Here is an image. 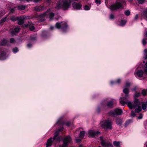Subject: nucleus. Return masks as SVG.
Wrapping results in <instances>:
<instances>
[{
  "label": "nucleus",
  "instance_id": "obj_56",
  "mask_svg": "<svg viewBox=\"0 0 147 147\" xmlns=\"http://www.w3.org/2000/svg\"><path fill=\"white\" fill-rule=\"evenodd\" d=\"M100 147V146H99V147Z\"/></svg>",
  "mask_w": 147,
  "mask_h": 147
},
{
  "label": "nucleus",
  "instance_id": "obj_38",
  "mask_svg": "<svg viewBox=\"0 0 147 147\" xmlns=\"http://www.w3.org/2000/svg\"><path fill=\"white\" fill-rule=\"evenodd\" d=\"M18 19V17H12L11 18V20H12L13 21H15V20H17Z\"/></svg>",
  "mask_w": 147,
  "mask_h": 147
},
{
  "label": "nucleus",
  "instance_id": "obj_52",
  "mask_svg": "<svg viewBox=\"0 0 147 147\" xmlns=\"http://www.w3.org/2000/svg\"><path fill=\"white\" fill-rule=\"evenodd\" d=\"M4 14V13H1L0 12V16H2Z\"/></svg>",
  "mask_w": 147,
  "mask_h": 147
},
{
  "label": "nucleus",
  "instance_id": "obj_42",
  "mask_svg": "<svg viewBox=\"0 0 147 147\" xmlns=\"http://www.w3.org/2000/svg\"><path fill=\"white\" fill-rule=\"evenodd\" d=\"M138 14H136L135 17H134V20H137L138 19Z\"/></svg>",
  "mask_w": 147,
  "mask_h": 147
},
{
  "label": "nucleus",
  "instance_id": "obj_33",
  "mask_svg": "<svg viewBox=\"0 0 147 147\" xmlns=\"http://www.w3.org/2000/svg\"><path fill=\"white\" fill-rule=\"evenodd\" d=\"M132 0H128L129 2H131ZM138 3L139 4L143 3L145 1V0H137Z\"/></svg>",
  "mask_w": 147,
  "mask_h": 147
},
{
  "label": "nucleus",
  "instance_id": "obj_23",
  "mask_svg": "<svg viewBox=\"0 0 147 147\" xmlns=\"http://www.w3.org/2000/svg\"><path fill=\"white\" fill-rule=\"evenodd\" d=\"M113 144L115 147H120V142H119L114 141L113 142Z\"/></svg>",
  "mask_w": 147,
  "mask_h": 147
},
{
  "label": "nucleus",
  "instance_id": "obj_32",
  "mask_svg": "<svg viewBox=\"0 0 147 147\" xmlns=\"http://www.w3.org/2000/svg\"><path fill=\"white\" fill-rule=\"evenodd\" d=\"M18 49L17 47H15L13 49V52L14 53H16L18 52Z\"/></svg>",
  "mask_w": 147,
  "mask_h": 147
},
{
  "label": "nucleus",
  "instance_id": "obj_46",
  "mask_svg": "<svg viewBox=\"0 0 147 147\" xmlns=\"http://www.w3.org/2000/svg\"><path fill=\"white\" fill-rule=\"evenodd\" d=\"M42 0H33V1L35 3H37L41 1Z\"/></svg>",
  "mask_w": 147,
  "mask_h": 147
},
{
  "label": "nucleus",
  "instance_id": "obj_10",
  "mask_svg": "<svg viewBox=\"0 0 147 147\" xmlns=\"http://www.w3.org/2000/svg\"><path fill=\"white\" fill-rule=\"evenodd\" d=\"M144 38L142 40V43L143 45H145L146 44L147 42L146 38L147 39V29L145 30V32L144 35ZM144 56L145 59H147V49L144 50Z\"/></svg>",
  "mask_w": 147,
  "mask_h": 147
},
{
  "label": "nucleus",
  "instance_id": "obj_43",
  "mask_svg": "<svg viewBox=\"0 0 147 147\" xmlns=\"http://www.w3.org/2000/svg\"><path fill=\"white\" fill-rule=\"evenodd\" d=\"M100 110L101 108L100 107H98L96 109V111L98 113H99L100 112Z\"/></svg>",
  "mask_w": 147,
  "mask_h": 147
},
{
  "label": "nucleus",
  "instance_id": "obj_55",
  "mask_svg": "<svg viewBox=\"0 0 147 147\" xmlns=\"http://www.w3.org/2000/svg\"><path fill=\"white\" fill-rule=\"evenodd\" d=\"M79 147H84L82 145H80V146Z\"/></svg>",
  "mask_w": 147,
  "mask_h": 147
},
{
  "label": "nucleus",
  "instance_id": "obj_27",
  "mask_svg": "<svg viewBox=\"0 0 147 147\" xmlns=\"http://www.w3.org/2000/svg\"><path fill=\"white\" fill-rule=\"evenodd\" d=\"M91 7V5H85L84 7V9L86 11H88L90 9Z\"/></svg>",
  "mask_w": 147,
  "mask_h": 147
},
{
  "label": "nucleus",
  "instance_id": "obj_31",
  "mask_svg": "<svg viewBox=\"0 0 147 147\" xmlns=\"http://www.w3.org/2000/svg\"><path fill=\"white\" fill-rule=\"evenodd\" d=\"M7 20V17H5L4 18H2L0 22V23L1 24L3 22L6 21Z\"/></svg>",
  "mask_w": 147,
  "mask_h": 147
},
{
  "label": "nucleus",
  "instance_id": "obj_22",
  "mask_svg": "<svg viewBox=\"0 0 147 147\" xmlns=\"http://www.w3.org/2000/svg\"><path fill=\"white\" fill-rule=\"evenodd\" d=\"M44 8L42 6H36L35 7V9L36 11H40L42 10Z\"/></svg>",
  "mask_w": 147,
  "mask_h": 147
},
{
  "label": "nucleus",
  "instance_id": "obj_11",
  "mask_svg": "<svg viewBox=\"0 0 147 147\" xmlns=\"http://www.w3.org/2000/svg\"><path fill=\"white\" fill-rule=\"evenodd\" d=\"M100 139L101 143L103 147H113V146L111 143L109 142H107L106 141L103 140V137H100Z\"/></svg>",
  "mask_w": 147,
  "mask_h": 147
},
{
  "label": "nucleus",
  "instance_id": "obj_16",
  "mask_svg": "<svg viewBox=\"0 0 147 147\" xmlns=\"http://www.w3.org/2000/svg\"><path fill=\"white\" fill-rule=\"evenodd\" d=\"M27 16H22L20 17V19L18 20V24L21 25L24 23V20L26 18Z\"/></svg>",
  "mask_w": 147,
  "mask_h": 147
},
{
  "label": "nucleus",
  "instance_id": "obj_45",
  "mask_svg": "<svg viewBox=\"0 0 147 147\" xmlns=\"http://www.w3.org/2000/svg\"><path fill=\"white\" fill-rule=\"evenodd\" d=\"M32 46V45L30 43L28 44L27 45V46L29 48H30Z\"/></svg>",
  "mask_w": 147,
  "mask_h": 147
},
{
  "label": "nucleus",
  "instance_id": "obj_5",
  "mask_svg": "<svg viewBox=\"0 0 147 147\" xmlns=\"http://www.w3.org/2000/svg\"><path fill=\"white\" fill-rule=\"evenodd\" d=\"M55 27L61 30L64 32L68 29V26L67 23L65 22H61L60 23L57 22L55 24Z\"/></svg>",
  "mask_w": 147,
  "mask_h": 147
},
{
  "label": "nucleus",
  "instance_id": "obj_17",
  "mask_svg": "<svg viewBox=\"0 0 147 147\" xmlns=\"http://www.w3.org/2000/svg\"><path fill=\"white\" fill-rule=\"evenodd\" d=\"M20 30V28L18 27L15 28L11 32L12 34L13 35H16L19 31Z\"/></svg>",
  "mask_w": 147,
  "mask_h": 147
},
{
  "label": "nucleus",
  "instance_id": "obj_7",
  "mask_svg": "<svg viewBox=\"0 0 147 147\" xmlns=\"http://www.w3.org/2000/svg\"><path fill=\"white\" fill-rule=\"evenodd\" d=\"M121 8H122V4L121 3L117 2L115 4L110 5L109 7V9L112 11L116 10Z\"/></svg>",
  "mask_w": 147,
  "mask_h": 147
},
{
  "label": "nucleus",
  "instance_id": "obj_12",
  "mask_svg": "<svg viewBox=\"0 0 147 147\" xmlns=\"http://www.w3.org/2000/svg\"><path fill=\"white\" fill-rule=\"evenodd\" d=\"M8 57L3 49H0V60H5Z\"/></svg>",
  "mask_w": 147,
  "mask_h": 147
},
{
  "label": "nucleus",
  "instance_id": "obj_1",
  "mask_svg": "<svg viewBox=\"0 0 147 147\" xmlns=\"http://www.w3.org/2000/svg\"><path fill=\"white\" fill-rule=\"evenodd\" d=\"M130 85V83L129 82H126L123 90V92L125 94L124 96L120 98V103L122 106H124L125 104H127L129 107L131 109L136 108L135 110V112L139 113L142 110L141 107V105L140 102L136 98L140 96L141 94L139 92H135L134 96V103L132 104L130 101L128 100V99L129 98V93Z\"/></svg>",
  "mask_w": 147,
  "mask_h": 147
},
{
  "label": "nucleus",
  "instance_id": "obj_13",
  "mask_svg": "<svg viewBox=\"0 0 147 147\" xmlns=\"http://www.w3.org/2000/svg\"><path fill=\"white\" fill-rule=\"evenodd\" d=\"M72 7L74 9L80 10L82 9V5L80 3L74 2L72 4Z\"/></svg>",
  "mask_w": 147,
  "mask_h": 147
},
{
  "label": "nucleus",
  "instance_id": "obj_6",
  "mask_svg": "<svg viewBox=\"0 0 147 147\" xmlns=\"http://www.w3.org/2000/svg\"><path fill=\"white\" fill-rule=\"evenodd\" d=\"M100 126L103 128L112 129V122L109 119L101 121L100 123Z\"/></svg>",
  "mask_w": 147,
  "mask_h": 147
},
{
  "label": "nucleus",
  "instance_id": "obj_25",
  "mask_svg": "<svg viewBox=\"0 0 147 147\" xmlns=\"http://www.w3.org/2000/svg\"><path fill=\"white\" fill-rule=\"evenodd\" d=\"M147 94V90L143 89L141 92V94L143 96H145Z\"/></svg>",
  "mask_w": 147,
  "mask_h": 147
},
{
  "label": "nucleus",
  "instance_id": "obj_35",
  "mask_svg": "<svg viewBox=\"0 0 147 147\" xmlns=\"http://www.w3.org/2000/svg\"><path fill=\"white\" fill-rule=\"evenodd\" d=\"M130 12L129 11L127 10L125 12V14L127 16H129L130 14Z\"/></svg>",
  "mask_w": 147,
  "mask_h": 147
},
{
  "label": "nucleus",
  "instance_id": "obj_29",
  "mask_svg": "<svg viewBox=\"0 0 147 147\" xmlns=\"http://www.w3.org/2000/svg\"><path fill=\"white\" fill-rule=\"evenodd\" d=\"M85 134V132L84 131H81L79 135V137L80 138H83L84 137Z\"/></svg>",
  "mask_w": 147,
  "mask_h": 147
},
{
  "label": "nucleus",
  "instance_id": "obj_49",
  "mask_svg": "<svg viewBox=\"0 0 147 147\" xmlns=\"http://www.w3.org/2000/svg\"><path fill=\"white\" fill-rule=\"evenodd\" d=\"M136 87H134V88L132 89L131 90L132 91H135L136 90Z\"/></svg>",
  "mask_w": 147,
  "mask_h": 147
},
{
  "label": "nucleus",
  "instance_id": "obj_9",
  "mask_svg": "<svg viewBox=\"0 0 147 147\" xmlns=\"http://www.w3.org/2000/svg\"><path fill=\"white\" fill-rule=\"evenodd\" d=\"M71 138L69 136L65 137L63 140V144L62 147H65L68 144L71 142Z\"/></svg>",
  "mask_w": 147,
  "mask_h": 147
},
{
  "label": "nucleus",
  "instance_id": "obj_20",
  "mask_svg": "<svg viewBox=\"0 0 147 147\" xmlns=\"http://www.w3.org/2000/svg\"><path fill=\"white\" fill-rule=\"evenodd\" d=\"M113 103V101L112 100H110L108 102L107 105V107L109 108H112Z\"/></svg>",
  "mask_w": 147,
  "mask_h": 147
},
{
  "label": "nucleus",
  "instance_id": "obj_30",
  "mask_svg": "<svg viewBox=\"0 0 147 147\" xmlns=\"http://www.w3.org/2000/svg\"><path fill=\"white\" fill-rule=\"evenodd\" d=\"M25 6L23 5H20L18 6V9L23 10L25 9Z\"/></svg>",
  "mask_w": 147,
  "mask_h": 147
},
{
  "label": "nucleus",
  "instance_id": "obj_54",
  "mask_svg": "<svg viewBox=\"0 0 147 147\" xmlns=\"http://www.w3.org/2000/svg\"><path fill=\"white\" fill-rule=\"evenodd\" d=\"M13 10H14L13 9H11L10 11L11 12H13Z\"/></svg>",
  "mask_w": 147,
  "mask_h": 147
},
{
  "label": "nucleus",
  "instance_id": "obj_53",
  "mask_svg": "<svg viewBox=\"0 0 147 147\" xmlns=\"http://www.w3.org/2000/svg\"><path fill=\"white\" fill-rule=\"evenodd\" d=\"M60 123L59 122V121H57L56 123V124H59Z\"/></svg>",
  "mask_w": 147,
  "mask_h": 147
},
{
  "label": "nucleus",
  "instance_id": "obj_4",
  "mask_svg": "<svg viewBox=\"0 0 147 147\" xmlns=\"http://www.w3.org/2000/svg\"><path fill=\"white\" fill-rule=\"evenodd\" d=\"M54 8H51L48 9L46 12L40 15V18H42V19L40 20L41 21H42L45 20V18H47L48 16V15L49 16L50 20H52L54 17V14L53 13L51 12L54 11Z\"/></svg>",
  "mask_w": 147,
  "mask_h": 147
},
{
  "label": "nucleus",
  "instance_id": "obj_26",
  "mask_svg": "<svg viewBox=\"0 0 147 147\" xmlns=\"http://www.w3.org/2000/svg\"><path fill=\"white\" fill-rule=\"evenodd\" d=\"M147 107V102H143L142 105V107L143 110L145 109Z\"/></svg>",
  "mask_w": 147,
  "mask_h": 147
},
{
  "label": "nucleus",
  "instance_id": "obj_41",
  "mask_svg": "<svg viewBox=\"0 0 147 147\" xmlns=\"http://www.w3.org/2000/svg\"><path fill=\"white\" fill-rule=\"evenodd\" d=\"M72 124V123L69 122H67L66 123V125L68 126H69Z\"/></svg>",
  "mask_w": 147,
  "mask_h": 147
},
{
  "label": "nucleus",
  "instance_id": "obj_34",
  "mask_svg": "<svg viewBox=\"0 0 147 147\" xmlns=\"http://www.w3.org/2000/svg\"><path fill=\"white\" fill-rule=\"evenodd\" d=\"M95 2L98 5H100L101 3L100 0H95Z\"/></svg>",
  "mask_w": 147,
  "mask_h": 147
},
{
  "label": "nucleus",
  "instance_id": "obj_37",
  "mask_svg": "<svg viewBox=\"0 0 147 147\" xmlns=\"http://www.w3.org/2000/svg\"><path fill=\"white\" fill-rule=\"evenodd\" d=\"M114 18V16L113 14H111L110 15L109 19L111 20L113 19Z\"/></svg>",
  "mask_w": 147,
  "mask_h": 147
},
{
  "label": "nucleus",
  "instance_id": "obj_36",
  "mask_svg": "<svg viewBox=\"0 0 147 147\" xmlns=\"http://www.w3.org/2000/svg\"><path fill=\"white\" fill-rule=\"evenodd\" d=\"M130 116L132 117H134L136 116V115L134 111H132Z\"/></svg>",
  "mask_w": 147,
  "mask_h": 147
},
{
  "label": "nucleus",
  "instance_id": "obj_48",
  "mask_svg": "<svg viewBox=\"0 0 147 147\" xmlns=\"http://www.w3.org/2000/svg\"><path fill=\"white\" fill-rule=\"evenodd\" d=\"M54 28H55V27H53L52 26H50V29L51 30H53Z\"/></svg>",
  "mask_w": 147,
  "mask_h": 147
},
{
  "label": "nucleus",
  "instance_id": "obj_15",
  "mask_svg": "<svg viewBox=\"0 0 147 147\" xmlns=\"http://www.w3.org/2000/svg\"><path fill=\"white\" fill-rule=\"evenodd\" d=\"M25 27H29L30 30H33L34 29V27L33 24L31 22H29L28 24L25 25Z\"/></svg>",
  "mask_w": 147,
  "mask_h": 147
},
{
  "label": "nucleus",
  "instance_id": "obj_19",
  "mask_svg": "<svg viewBox=\"0 0 147 147\" xmlns=\"http://www.w3.org/2000/svg\"><path fill=\"white\" fill-rule=\"evenodd\" d=\"M123 122V120L120 118H117L116 121V123L118 125H121Z\"/></svg>",
  "mask_w": 147,
  "mask_h": 147
},
{
  "label": "nucleus",
  "instance_id": "obj_8",
  "mask_svg": "<svg viewBox=\"0 0 147 147\" xmlns=\"http://www.w3.org/2000/svg\"><path fill=\"white\" fill-rule=\"evenodd\" d=\"M122 112L121 109H116L113 111H110L108 114L111 116H115L118 115H120Z\"/></svg>",
  "mask_w": 147,
  "mask_h": 147
},
{
  "label": "nucleus",
  "instance_id": "obj_21",
  "mask_svg": "<svg viewBox=\"0 0 147 147\" xmlns=\"http://www.w3.org/2000/svg\"><path fill=\"white\" fill-rule=\"evenodd\" d=\"M121 81V80L120 79L118 78L115 82H114L113 81H111L110 82V83L111 85H113L115 84H119L120 83Z\"/></svg>",
  "mask_w": 147,
  "mask_h": 147
},
{
  "label": "nucleus",
  "instance_id": "obj_50",
  "mask_svg": "<svg viewBox=\"0 0 147 147\" xmlns=\"http://www.w3.org/2000/svg\"><path fill=\"white\" fill-rule=\"evenodd\" d=\"M144 147H147V142L145 143Z\"/></svg>",
  "mask_w": 147,
  "mask_h": 147
},
{
  "label": "nucleus",
  "instance_id": "obj_3",
  "mask_svg": "<svg viewBox=\"0 0 147 147\" xmlns=\"http://www.w3.org/2000/svg\"><path fill=\"white\" fill-rule=\"evenodd\" d=\"M63 129V127L59 129L55 133L53 138H50L47 140L46 147H50L51 146L53 140L59 142L62 139V136H58L59 135V132L61 131Z\"/></svg>",
  "mask_w": 147,
  "mask_h": 147
},
{
  "label": "nucleus",
  "instance_id": "obj_47",
  "mask_svg": "<svg viewBox=\"0 0 147 147\" xmlns=\"http://www.w3.org/2000/svg\"><path fill=\"white\" fill-rule=\"evenodd\" d=\"M76 141L77 143H79L81 141V140L80 139H76Z\"/></svg>",
  "mask_w": 147,
  "mask_h": 147
},
{
  "label": "nucleus",
  "instance_id": "obj_40",
  "mask_svg": "<svg viewBox=\"0 0 147 147\" xmlns=\"http://www.w3.org/2000/svg\"><path fill=\"white\" fill-rule=\"evenodd\" d=\"M132 121V120L131 119H129L127 120L126 122V124H128L129 123L131 122Z\"/></svg>",
  "mask_w": 147,
  "mask_h": 147
},
{
  "label": "nucleus",
  "instance_id": "obj_24",
  "mask_svg": "<svg viewBox=\"0 0 147 147\" xmlns=\"http://www.w3.org/2000/svg\"><path fill=\"white\" fill-rule=\"evenodd\" d=\"M9 42L5 39H3L2 41L1 45H7V43H8Z\"/></svg>",
  "mask_w": 147,
  "mask_h": 147
},
{
  "label": "nucleus",
  "instance_id": "obj_28",
  "mask_svg": "<svg viewBox=\"0 0 147 147\" xmlns=\"http://www.w3.org/2000/svg\"><path fill=\"white\" fill-rule=\"evenodd\" d=\"M126 22L125 20H122L119 23V25L123 26L125 25Z\"/></svg>",
  "mask_w": 147,
  "mask_h": 147
},
{
  "label": "nucleus",
  "instance_id": "obj_51",
  "mask_svg": "<svg viewBox=\"0 0 147 147\" xmlns=\"http://www.w3.org/2000/svg\"><path fill=\"white\" fill-rule=\"evenodd\" d=\"M46 0V1L48 3H50V1H51V0Z\"/></svg>",
  "mask_w": 147,
  "mask_h": 147
},
{
  "label": "nucleus",
  "instance_id": "obj_44",
  "mask_svg": "<svg viewBox=\"0 0 147 147\" xmlns=\"http://www.w3.org/2000/svg\"><path fill=\"white\" fill-rule=\"evenodd\" d=\"M14 41V40L13 38H11L10 39V42L11 43H13Z\"/></svg>",
  "mask_w": 147,
  "mask_h": 147
},
{
  "label": "nucleus",
  "instance_id": "obj_14",
  "mask_svg": "<svg viewBox=\"0 0 147 147\" xmlns=\"http://www.w3.org/2000/svg\"><path fill=\"white\" fill-rule=\"evenodd\" d=\"M99 133L98 132H95L93 130H90L88 131V134L89 136L90 137H93L95 136L98 134Z\"/></svg>",
  "mask_w": 147,
  "mask_h": 147
},
{
  "label": "nucleus",
  "instance_id": "obj_18",
  "mask_svg": "<svg viewBox=\"0 0 147 147\" xmlns=\"http://www.w3.org/2000/svg\"><path fill=\"white\" fill-rule=\"evenodd\" d=\"M142 16L144 19L147 20V9H145L143 11Z\"/></svg>",
  "mask_w": 147,
  "mask_h": 147
},
{
  "label": "nucleus",
  "instance_id": "obj_2",
  "mask_svg": "<svg viewBox=\"0 0 147 147\" xmlns=\"http://www.w3.org/2000/svg\"><path fill=\"white\" fill-rule=\"evenodd\" d=\"M139 69L135 71V76L138 78L143 80L147 78V62L144 61L139 67Z\"/></svg>",
  "mask_w": 147,
  "mask_h": 147
},
{
  "label": "nucleus",
  "instance_id": "obj_39",
  "mask_svg": "<svg viewBox=\"0 0 147 147\" xmlns=\"http://www.w3.org/2000/svg\"><path fill=\"white\" fill-rule=\"evenodd\" d=\"M143 117V115L140 114L139 115V116L138 117V119H142Z\"/></svg>",
  "mask_w": 147,
  "mask_h": 147
}]
</instances>
